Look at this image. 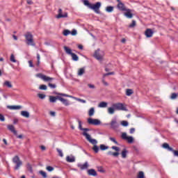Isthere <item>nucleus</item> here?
I'll use <instances>...</instances> for the list:
<instances>
[{"instance_id":"1","label":"nucleus","mask_w":178,"mask_h":178,"mask_svg":"<svg viewBox=\"0 0 178 178\" xmlns=\"http://www.w3.org/2000/svg\"><path fill=\"white\" fill-rule=\"evenodd\" d=\"M83 5H85V6H88V8L90 9H92L95 13H97L98 15L101 13L99 11V8H101V2H97L95 4H92L90 3V1H88V0H84Z\"/></svg>"},{"instance_id":"2","label":"nucleus","mask_w":178,"mask_h":178,"mask_svg":"<svg viewBox=\"0 0 178 178\" xmlns=\"http://www.w3.org/2000/svg\"><path fill=\"white\" fill-rule=\"evenodd\" d=\"M115 111H126V107L122 103H115L112 105V107L108 108V113L113 115Z\"/></svg>"},{"instance_id":"3","label":"nucleus","mask_w":178,"mask_h":178,"mask_svg":"<svg viewBox=\"0 0 178 178\" xmlns=\"http://www.w3.org/2000/svg\"><path fill=\"white\" fill-rule=\"evenodd\" d=\"M83 136L86 137V140L89 143H90V144H92L94 145L92 149L96 154H98V152L99 151V147L97 146V143H98L97 142V140L91 138V136L87 134V132H83Z\"/></svg>"},{"instance_id":"4","label":"nucleus","mask_w":178,"mask_h":178,"mask_svg":"<svg viewBox=\"0 0 178 178\" xmlns=\"http://www.w3.org/2000/svg\"><path fill=\"white\" fill-rule=\"evenodd\" d=\"M25 42L27 45H31V47H35V43L34 42V37L31 33L28 32L24 35Z\"/></svg>"},{"instance_id":"5","label":"nucleus","mask_w":178,"mask_h":178,"mask_svg":"<svg viewBox=\"0 0 178 178\" xmlns=\"http://www.w3.org/2000/svg\"><path fill=\"white\" fill-rule=\"evenodd\" d=\"M13 162L15 164L14 168L15 170H19V169H20V166L23 165V161L20 160V157H19V156H15L13 159Z\"/></svg>"},{"instance_id":"6","label":"nucleus","mask_w":178,"mask_h":178,"mask_svg":"<svg viewBox=\"0 0 178 178\" xmlns=\"http://www.w3.org/2000/svg\"><path fill=\"white\" fill-rule=\"evenodd\" d=\"M105 55V54L104 53V51L98 49L95 52L94 54V57L95 58V59H97V60H102V59H104V56Z\"/></svg>"},{"instance_id":"7","label":"nucleus","mask_w":178,"mask_h":178,"mask_svg":"<svg viewBox=\"0 0 178 178\" xmlns=\"http://www.w3.org/2000/svg\"><path fill=\"white\" fill-rule=\"evenodd\" d=\"M36 77H39V79H41L43 81H52V80H54V78L47 76V75L41 73L37 74Z\"/></svg>"},{"instance_id":"8","label":"nucleus","mask_w":178,"mask_h":178,"mask_svg":"<svg viewBox=\"0 0 178 178\" xmlns=\"http://www.w3.org/2000/svg\"><path fill=\"white\" fill-rule=\"evenodd\" d=\"M116 1L118 2L117 9H118V10H120L121 12H124L127 9L124 3L122 2V0H116Z\"/></svg>"},{"instance_id":"9","label":"nucleus","mask_w":178,"mask_h":178,"mask_svg":"<svg viewBox=\"0 0 178 178\" xmlns=\"http://www.w3.org/2000/svg\"><path fill=\"white\" fill-rule=\"evenodd\" d=\"M88 124H93L94 126H99V124H101V120L98 119L88 118Z\"/></svg>"},{"instance_id":"10","label":"nucleus","mask_w":178,"mask_h":178,"mask_svg":"<svg viewBox=\"0 0 178 178\" xmlns=\"http://www.w3.org/2000/svg\"><path fill=\"white\" fill-rule=\"evenodd\" d=\"M122 138L123 140H127L129 144H131L133 141H134V138H133L132 136H127V134L126 133H122Z\"/></svg>"},{"instance_id":"11","label":"nucleus","mask_w":178,"mask_h":178,"mask_svg":"<svg viewBox=\"0 0 178 178\" xmlns=\"http://www.w3.org/2000/svg\"><path fill=\"white\" fill-rule=\"evenodd\" d=\"M58 14L56 16V19H62L63 17H67V13L62 14V8H60L58 11Z\"/></svg>"},{"instance_id":"12","label":"nucleus","mask_w":178,"mask_h":178,"mask_svg":"<svg viewBox=\"0 0 178 178\" xmlns=\"http://www.w3.org/2000/svg\"><path fill=\"white\" fill-rule=\"evenodd\" d=\"M124 13V16L127 17V19H133V13H131V10L129 8H127Z\"/></svg>"},{"instance_id":"13","label":"nucleus","mask_w":178,"mask_h":178,"mask_svg":"<svg viewBox=\"0 0 178 178\" xmlns=\"http://www.w3.org/2000/svg\"><path fill=\"white\" fill-rule=\"evenodd\" d=\"M111 129H113L114 130H116L119 127V124L116 120H111L110 123Z\"/></svg>"},{"instance_id":"14","label":"nucleus","mask_w":178,"mask_h":178,"mask_svg":"<svg viewBox=\"0 0 178 178\" xmlns=\"http://www.w3.org/2000/svg\"><path fill=\"white\" fill-rule=\"evenodd\" d=\"M145 35H146L147 38H151L152 35H154V31H152V29H147L145 31Z\"/></svg>"},{"instance_id":"15","label":"nucleus","mask_w":178,"mask_h":178,"mask_svg":"<svg viewBox=\"0 0 178 178\" xmlns=\"http://www.w3.org/2000/svg\"><path fill=\"white\" fill-rule=\"evenodd\" d=\"M7 127H8V130H10V131H11V133H13V134H15V136L17 135V131H16V129H15V126L8 125Z\"/></svg>"},{"instance_id":"16","label":"nucleus","mask_w":178,"mask_h":178,"mask_svg":"<svg viewBox=\"0 0 178 178\" xmlns=\"http://www.w3.org/2000/svg\"><path fill=\"white\" fill-rule=\"evenodd\" d=\"M60 102H62L65 106H69V102L66 99H63V97H57Z\"/></svg>"},{"instance_id":"17","label":"nucleus","mask_w":178,"mask_h":178,"mask_svg":"<svg viewBox=\"0 0 178 178\" xmlns=\"http://www.w3.org/2000/svg\"><path fill=\"white\" fill-rule=\"evenodd\" d=\"M67 162L73 163L76 162V159L73 156H67L66 157Z\"/></svg>"},{"instance_id":"18","label":"nucleus","mask_w":178,"mask_h":178,"mask_svg":"<svg viewBox=\"0 0 178 178\" xmlns=\"http://www.w3.org/2000/svg\"><path fill=\"white\" fill-rule=\"evenodd\" d=\"M3 86L7 87L8 88H12L13 87V85H12V82L10 81H5L3 83Z\"/></svg>"},{"instance_id":"19","label":"nucleus","mask_w":178,"mask_h":178,"mask_svg":"<svg viewBox=\"0 0 178 178\" xmlns=\"http://www.w3.org/2000/svg\"><path fill=\"white\" fill-rule=\"evenodd\" d=\"M88 175L89 176H97V171L94 169H90L88 170Z\"/></svg>"},{"instance_id":"20","label":"nucleus","mask_w":178,"mask_h":178,"mask_svg":"<svg viewBox=\"0 0 178 178\" xmlns=\"http://www.w3.org/2000/svg\"><path fill=\"white\" fill-rule=\"evenodd\" d=\"M8 109L12 111L22 109V106H8Z\"/></svg>"},{"instance_id":"21","label":"nucleus","mask_w":178,"mask_h":178,"mask_svg":"<svg viewBox=\"0 0 178 178\" xmlns=\"http://www.w3.org/2000/svg\"><path fill=\"white\" fill-rule=\"evenodd\" d=\"M163 148H165V149H168V151H173V148L169 146V144L165 143L162 145Z\"/></svg>"},{"instance_id":"22","label":"nucleus","mask_w":178,"mask_h":178,"mask_svg":"<svg viewBox=\"0 0 178 178\" xmlns=\"http://www.w3.org/2000/svg\"><path fill=\"white\" fill-rule=\"evenodd\" d=\"M79 168H80L81 170H84L88 168V163H85L84 164H80L79 165Z\"/></svg>"},{"instance_id":"23","label":"nucleus","mask_w":178,"mask_h":178,"mask_svg":"<svg viewBox=\"0 0 178 178\" xmlns=\"http://www.w3.org/2000/svg\"><path fill=\"white\" fill-rule=\"evenodd\" d=\"M63 49L67 55H72L73 54L70 48L67 47V46H64Z\"/></svg>"},{"instance_id":"24","label":"nucleus","mask_w":178,"mask_h":178,"mask_svg":"<svg viewBox=\"0 0 178 178\" xmlns=\"http://www.w3.org/2000/svg\"><path fill=\"white\" fill-rule=\"evenodd\" d=\"M108 106V103L106 102H102L98 104L99 108H106Z\"/></svg>"},{"instance_id":"25","label":"nucleus","mask_w":178,"mask_h":178,"mask_svg":"<svg viewBox=\"0 0 178 178\" xmlns=\"http://www.w3.org/2000/svg\"><path fill=\"white\" fill-rule=\"evenodd\" d=\"M94 113H95V108L94 107H92L90 108V110L88 111V115L90 117L94 116Z\"/></svg>"},{"instance_id":"26","label":"nucleus","mask_w":178,"mask_h":178,"mask_svg":"<svg viewBox=\"0 0 178 178\" xmlns=\"http://www.w3.org/2000/svg\"><path fill=\"white\" fill-rule=\"evenodd\" d=\"M113 6H108L106 8V12H108V13H112V12H113Z\"/></svg>"},{"instance_id":"27","label":"nucleus","mask_w":178,"mask_h":178,"mask_svg":"<svg viewBox=\"0 0 178 178\" xmlns=\"http://www.w3.org/2000/svg\"><path fill=\"white\" fill-rule=\"evenodd\" d=\"M21 115L22 116H24V118H30V113H29V112L25 111H22Z\"/></svg>"},{"instance_id":"28","label":"nucleus","mask_w":178,"mask_h":178,"mask_svg":"<svg viewBox=\"0 0 178 178\" xmlns=\"http://www.w3.org/2000/svg\"><path fill=\"white\" fill-rule=\"evenodd\" d=\"M58 97H59V96H56V97L49 96V102H56V99H58Z\"/></svg>"},{"instance_id":"29","label":"nucleus","mask_w":178,"mask_h":178,"mask_svg":"<svg viewBox=\"0 0 178 178\" xmlns=\"http://www.w3.org/2000/svg\"><path fill=\"white\" fill-rule=\"evenodd\" d=\"M122 158L124 159L127 156V150L126 149H124L121 153Z\"/></svg>"},{"instance_id":"30","label":"nucleus","mask_w":178,"mask_h":178,"mask_svg":"<svg viewBox=\"0 0 178 178\" xmlns=\"http://www.w3.org/2000/svg\"><path fill=\"white\" fill-rule=\"evenodd\" d=\"M86 72V70L84 68H80L78 71V76H83V73Z\"/></svg>"},{"instance_id":"31","label":"nucleus","mask_w":178,"mask_h":178,"mask_svg":"<svg viewBox=\"0 0 178 178\" xmlns=\"http://www.w3.org/2000/svg\"><path fill=\"white\" fill-rule=\"evenodd\" d=\"M100 149L102 151H106V149H109V147L105 145H100Z\"/></svg>"},{"instance_id":"32","label":"nucleus","mask_w":178,"mask_h":178,"mask_svg":"<svg viewBox=\"0 0 178 178\" xmlns=\"http://www.w3.org/2000/svg\"><path fill=\"white\" fill-rule=\"evenodd\" d=\"M71 56H72L73 60H75V61L79 60V56H77L76 55V54L72 53V54H71Z\"/></svg>"},{"instance_id":"33","label":"nucleus","mask_w":178,"mask_h":178,"mask_svg":"<svg viewBox=\"0 0 178 178\" xmlns=\"http://www.w3.org/2000/svg\"><path fill=\"white\" fill-rule=\"evenodd\" d=\"M133 90L131 89H127L126 91V95H127L128 97H130V95H131L133 94Z\"/></svg>"},{"instance_id":"34","label":"nucleus","mask_w":178,"mask_h":178,"mask_svg":"<svg viewBox=\"0 0 178 178\" xmlns=\"http://www.w3.org/2000/svg\"><path fill=\"white\" fill-rule=\"evenodd\" d=\"M137 23L136 22V20H132V23L129 24V27L130 29H133V27H136Z\"/></svg>"},{"instance_id":"35","label":"nucleus","mask_w":178,"mask_h":178,"mask_svg":"<svg viewBox=\"0 0 178 178\" xmlns=\"http://www.w3.org/2000/svg\"><path fill=\"white\" fill-rule=\"evenodd\" d=\"M10 62H13V63H16V58H15V55L11 54L10 57Z\"/></svg>"},{"instance_id":"36","label":"nucleus","mask_w":178,"mask_h":178,"mask_svg":"<svg viewBox=\"0 0 178 178\" xmlns=\"http://www.w3.org/2000/svg\"><path fill=\"white\" fill-rule=\"evenodd\" d=\"M39 173L40 175H41V176H42L43 178H47V172L42 171V170H40L39 171Z\"/></svg>"},{"instance_id":"37","label":"nucleus","mask_w":178,"mask_h":178,"mask_svg":"<svg viewBox=\"0 0 178 178\" xmlns=\"http://www.w3.org/2000/svg\"><path fill=\"white\" fill-rule=\"evenodd\" d=\"M56 151H57V152H58L59 156H60L61 158H63V152H62V150H61L60 149H59V148H57V149H56Z\"/></svg>"},{"instance_id":"38","label":"nucleus","mask_w":178,"mask_h":178,"mask_svg":"<svg viewBox=\"0 0 178 178\" xmlns=\"http://www.w3.org/2000/svg\"><path fill=\"white\" fill-rule=\"evenodd\" d=\"M58 95H61V97H67V98H73V96L63 94V93H58Z\"/></svg>"},{"instance_id":"39","label":"nucleus","mask_w":178,"mask_h":178,"mask_svg":"<svg viewBox=\"0 0 178 178\" xmlns=\"http://www.w3.org/2000/svg\"><path fill=\"white\" fill-rule=\"evenodd\" d=\"M63 35L67 36L69 34H70V31L65 29L63 32Z\"/></svg>"},{"instance_id":"40","label":"nucleus","mask_w":178,"mask_h":178,"mask_svg":"<svg viewBox=\"0 0 178 178\" xmlns=\"http://www.w3.org/2000/svg\"><path fill=\"white\" fill-rule=\"evenodd\" d=\"M47 87L46 85H40L39 87V90H47Z\"/></svg>"},{"instance_id":"41","label":"nucleus","mask_w":178,"mask_h":178,"mask_svg":"<svg viewBox=\"0 0 178 178\" xmlns=\"http://www.w3.org/2000/svg\"><path fill=\"white\" fill-rule=\"evenodd\" d=\"M177 98V93H172L170 96L171 99H176Z\"/></svg>"},{"instance_id":"42","label":"nucleus","mask_w":178,"mask_h":178,"mask_svg":"<svg viewBox=\"0 0 178 178\" xmlns=\"http://www.w3.org/2000/svg\"><path fill=\"white\" fill-rule=\"evenodd\" d=\"M171 152H172L174 156L178 157V150H175L172 149V150H171Z\"/></svg>"},{"instance_id":"43","label":"nucleus","mask_w":178,"mask_h":178,"mask_svg":"<svg viewBox=\"0 0 178 178\" xmlns=\"http://www.w3.org/2000/svg\"><path fill=\"white\" fill-rule=\"evenodd\" d=\"M121 124L122 126H124V127H127V126H129V122L127 121H122Z\"/></svg>"},{"instance_id":"44","label":"nucleus","mask_w":178,"mask_h":178,"mask_svg":"<svg viewBox=\"0 0 178 178\" xmlns=\"http://www.w3.org/2000/svg\"><path fill=\"white\" fill-rule=\"evenodd\" d=\"M112 149H114V151H116V152H119L120 151V148L116 146L111 147Z\"/></svg>"},{"instance_id":"45","label":"nucleus","mask_w":178,"mask_h":178,"mask_svg":"<svg viewBox=\"0 0 178 178\" xmlns=\"http://www.w3.org/2000/svg\"><path fill=\"white\" fill-rule=\"evenodd\" d=\"M78 123H79V130H83L84 128H83V127L81 126V121L80 120H78Z\"/></svg>"},{"instance_id":"46","label":"nucleus","mask_w":178,"mask_h":178,"mask_svg":"<svg viewBox=\"0 0 178 178\" xmlns=\"http://www.w3.org/2000/svg\"><path fill=\"white\" fill-rule=\"evenodd\" d=\"M49 87H50V88H56V85L54 84V83H48Z\"/></svg>"},{"instance_id":"47","label":"nucleus","mask_w":178,"mask_h":178,"mask_svg":"<svg viewBox=\"0 0 178 178\" xmlns=\"http://www.w3.org/2000/svg\"><path fill=\"white\" fill-rule=\"evenodd\" d=\"M109 140H111V141H112L113 143H114L115 144H118V141H116V139H115V138H112V137H110L109 138Z\"/></svg>"},{"instance_id":"48","label":"nucleus","mask_w":178,"mask_h":178,"mask_svg":"<svg viewBox=\"0 0 178 178\" xmlns=\"http://www.w3.org/2000/svg\"><path fill=\"white\" fill-rule=\"evenodd\" d=\"M102 81L104 86H106V87H108V86H109V83H108V82L105 81V79L104 78L102 79Z\"/></svg>"},{"instance_id":"49","label":"nucleus","mask_w":178,"mask_h":178,"mask_svg":"<svg viewBox=\"0 0 178 178\" xmlns=\"http://www.w3.org/2000/svg\"><path fill=\"white\" fill-rule=\"evenodd\" d=\"M46 169H47V170H48V172H52V170H54V168L53 167H51V166H47V168H46Z\"/></svg>"},{"instance_id":"50","label":"nucleus","mask_w":178,"mask_h":178,"mask_svg":"<svg viewBox=\"0 0 178 178\" xmlns=\"http://www.w3.org/2000/svg\"><path fill=\"white\" fill-rule=\"evenodd\" d=\"M38 97H39V98H40V99H44V98H45V95H44V94H38Z\"/></svg>"},{"instance_id":"51","label":"nucleus","mask_w":178,"mask_h":178,"mask_svg":"<svg viewBox=\"0 0 178 178\" xmlns=\"http://www.w3.org/2000/svg\"><path fill=\"white\" fill-rule=\"evenodd\" d=\"M0 120L1 122H5V117L2 114H0Z\"/></svg>"},{"instance_id":"52","label":"nucleus","mask_w":178,"mask_h":178,"mask_svg":"<svg viewBox=\"0 0 178 178\" xmlns=\"http://www.w3.org/2000/svg\"><path fill=\"white\" fill-rule=\"evenodd\" d=\"M113 156H119V152H113Z\"/></svg>"},{"instance_id":"53","label":"nucleus","mask_w":178,"mask_h":178,"mask_svg":"<svg viewBox=\"0 0 178 178\" xmlns=\"http://www.w3.org/2000/svg\"><path fill=\"white\" fill-rule=\"evenodd\" d=\"M49 115L51 116H56V113H55V111H50Z\"/></svg>"},{"instance_id":"54","label":"nucleus","mask_w":178,"mask_h":178,"mask_svg":"<svg viewBox=\"0 0 178 178\" xmlns=\"http://www.w3.org/2000/svg\"><path fill=\"white\" fill-rule=\"evenodd\" d=\"M88 87H89V88H95V86L91 83L88 84Z\"/></svg>"},{"instance_id":"55","label":"nucleus","mask_w":178,"mask_h":178,"mask_svg":"<svg viewBox=\"0 0 178 178\" xmlns=\"http://www.w3.org/2000/svg\"><path fill=\"white\" fill-rule=\"evenodd\" d=\"M71 34H72V35H76V34H77V31L73 30V31L71 32Z\"/></svg>"},{"instance_id":"56","label":"nucleus","mask_w":178,"mask_h":178,"mask_svg":"<svg viewBox=\"0 0 178 178\" xmlns=\"http://www.w3.org/2000/svg\"><path fill=\"white\" fill-rule=\"evenodd\" d=\"M29 65L30 67H34V65H33V61L29 60Z\"/></svg>"},{"instance_id":"57","label":"nucleus","mask_w":178,"mask_h":178,"mask_svg":"<svg viewBox=\"0 0 178 178\" xmlns=\"http://www.w3.org/2000/svg\"><path fill=\"white\" fill-rule=\"evenodd\" d=\"M136 131V129H134V128H131V129H130V134H133V133H134Z\"/></svg>"},{"instance_id":"58","label":"nucleus","mask_w":178,"mask_h":178,"mask_svg":"<svg viewBox=\"0 0 178 178\" xmlns=\"http://www.w3.org/2000/svg\"><path fill=\"white\" fill-rule=\"evenodd\" d=\"M26 2L28 5H33V1H31V0H27Z\"/></svg>"},{"instance_id":"59","label":"nucleus","mask_w":178,"mask_h":178,"mask_svg":"<svg viewBox=\"0 0 178 178\" xmlns=\"http://www.w3.org/2000/svg\"><path fill=\"white\" fill-rule=\"evenodd\" d=\"M83 133H86V131H90V129H88V128H83Z\"/></svg>"},{"instance_id":"60","label":"nucleus","mask_w":178,"mask_h":178,"mask_svg":"<svg viewBox=\"0 0 178 178\" xmlns=\"http://www.w3.org/2000/svg\"><path fill=\"white\" fill-rule=\"evenodd\" d=\"M78 101H80V102H83V104H86V100L84 99H78Z\"/></svg>"},{"instance_id":"61","label":"nucleus","mask_w":178,"mask_h":178,"mask_svg":"<svg viewBox=\"0 0 178 178\" xmlns=\"http://www.w3.org/2000/svg\"><path fill=\"white\" fill-rule=\"evenodd\" d=\"M3 142L4 143V144L6 145H8V141H6V139H3Z\"/></svg>"},{"instance_id":"62","label":"nucleus","mask_w":178,"mask_h":178,"mask_svg":"<svg viewBox=\"0 0 178 178\" xmlns=\"http://www.w3.org/2000/svg\"><path fill=\"white\" fill-rule=\"evenodd\" d=\"M113 152H112L111 151H109L107 152V155H112L113 156Z\"/></svg>"},{"instance_id":"63","label":"nucleus","mask_w":178,"mask_h":178,"mask_svg":"<svg viewBox=\"0 0 178 178\" xmlns=\"http://www.w3.org/2000/svg\"><path fill=\"white\" fill-rule=\"evenodd\" d=\"M17 122H19V120L15 119L13 121L14 124H16V123H17Z\"/></svg>"},{"instance_id":"64","label":"nucleus","mask_w":178,"mask_h":178,"mask_svg":"<svg viewBox=\"0 0 178 178\" xmlns=\"http://www.w3.org/2000/svg\"><path fill=\"white\" fill-rule=\"evenodd\" d=\"M78 48H79V49H83V45L79 44V45L78 46Z\"/></svg>"}]
</instances>
